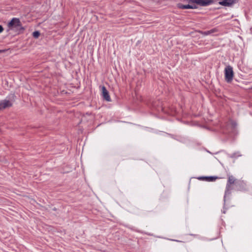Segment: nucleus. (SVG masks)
Returning <instances> with one entry per match:
<instances>
[{
    "label": "nucleus",
    "mask_w": 252,
    "mask_h": 252,
    "mask_svg": "<svg viewBox=\"0 0 252 252\" xmlns=\"http://www.w3.org/2000/svg\"><path fill=\"white\" fill-rule=\"evenodd\" d=\"M224 76L227 82L230 83L231 82L233 77V71L232 67L230 65H228L225 68Z\"/></svg>",
    "instance_id": "nucleus-1"
},
{
    "label": "nucleus",
    "mask_w": 252,
    "mask_h": 252,
    "mask_svg": "<svg viewBox=\"0 0 252 252\" xmlns=\"http://www.w3.org/2000/svg\"><path fill=\"white\" fill-rule=\"evenodd\" d=\"M21 26L22 24L19 19L17 18H13L7 24V27L9 29H18L21 28Z\"/></svg>",
    "instance_id": "nucleus-2"
},
{
    "label": "nucleus",
    "mask_w": 252,
    "mask_h": 252,
    "mask_svg": "<svg viewBox=\"0 0 252 252\" xmlns=\"http://www.w3.org/2000/svg\"><path fill=\"white\" fill-rule=\"evenodd\" d=\"M189 2L196 3L200 6H207L210 4L212 0H189Z\"/></svg>",
    "instance_id": "nucleus-3"
},
{
    "label": "nucleus",
    "mask_w": 252,
    "mask_h": 252,
    "mask_svg": "<svg viewBox=\"0 0 252 252\" xmlns=\"http://www.w3.org/2000/svg\"><path fill=\"white\" fill-rule=\"evenodd\" d=\"M234 183V180L231 179L230 177L229 178L228 182L226 187V190L224 195V198L227 194L230 193V191L232 189L231 186Z\"/></svg>",
    "instance_id": "nucleus-4"
},
{
    "label": "nucleus",
    "mask_w": 252,
    "mask_h": 252,
    "mask_svg": "<svg viewBox=\"0 0 252 252\" xmlns=\"http://www.w3.org/2000/svg\"><path fill=\"white\" fill-rule=\"evenodd\" d=\"M12 106V103L10 101L6 99L0 101V109H5Z\"/></svg>",
    "instance_id": "nucleus-5"
},
{
    "label": "nucleus",
    "mask_w": 252,
    "mask_h": 252,
    "mask_svg": "<svg viewBox=\"0 0 252 252\" xmlns=\"http://www.w3.org/2000/svg\"><path fill=\"white\" fill-rule=\"evenodd\" d=\"M102 90V94L104 99H105L107 101H111V98L109 94V93L107 90L106 88L103 86L101 88Z\"/></svg>",
    "instance_id": "nucleus-6"
},
{
    "label": "nucleus",
    "mask_w": 252,
    "mask_h": 252,
    "mask_svg": "<svg viewBox=\"0 0 252 252\" xmlns=\"http://www.w3.org/2000/svg\"><path fill=\"white\" fill-rule=\"evenodd\" d=\"M177 7L180 9H194L196 8V6L193 4H186L184 5L182 3H178Z\"/></svg>",
    "instance_id": "nucleus-7"
},
{
    "label": "nucleus",
    "mask_w": 252,
    "mask_h": 252,
    "mask_svg": "<svg viewBox=\"0 0 252 252\" xmlns=\"http://www.w3.org/2000/svg\"><path fill=\"white\" fill-rule=\"evenodd\" d=\"M219 3L223 6H229L231 4V0H222L219 2Z\"/></svg>",
    "instance_id": "nucleus-8"
},
{
    "label": "nucleus",
    "mask_w": 252,
    "mask_h": 252,
    "mask_svg": "<svg viewBox=\"0 0 252 252\" xmlns=\"http://www.w3.org/2000/svg\"><path fill=\"white\" fill-rule=\"evenodd\" d=\"M216 31H217L216 29H212V30H210V31L204 32H203V34H204L205 35H209V34H210L211 33H213L215 32Z\"/></svg>",
    "instance_id": "nucleus-9"
},
{
    "label": "nucleus",
    "mask_w": 252,
    "mask_h": 252,
    "mask_svg": "<svg viewBox=\"0 0 252 252\" xmlns=\"http://www.w3.org/2000/svg\"><path fill=\"white\" fill-rule=\"evenodd\" d=\"M32 35L34 38H37L40 35V32L38 31H35L32 33Z\"/></svg>",
    "instance_id": "nucleus-10"
},
{
    "label": "nucleus",
    "mask_w": 252,
    "mask_h": 252,
    "mask_svg": "<svg viewBox=\"0 0 252 252\" xmlns=\"http://www.w3.org/2000/svg\"><path fill=\"white\" fill-rule=\"evenodd\" d=\"M216 178L212 176L206 177V179H207V181H213L215 180Z\"/></svg>",
    "instance_id": "nucleus-11"
},
{
    "label": "nucleus",
    "mask_w": 252,
    "mask_h": 252,
    "mask_svg": "<svg viewBox=\"0 0 252 252\" xmlns=\"http://www.w3.org/2000/svg\"><path fill=\"white\" fill-rule=\"evenodd\" d=\"M3 31V28L2 26L0 25V33L2 32Z\"/></svg>",
    "instance_id": "nucleus-12"
},
{
    "label": "nucleus",
    "mask_w": 252,
    "mask_h": 252,
    "mask_svg": "<svg viewBox=\"0 0 252 252\" xmlns=\"http://www.w3.org/2000/svg\"><path fill=\"white\" fill-rule=\"evenodd\" d=\"M2 52H3V51L0 50V53H2Z\"/></svg>",
    "instance_id": "nucleus-13"
}]
</instances>
